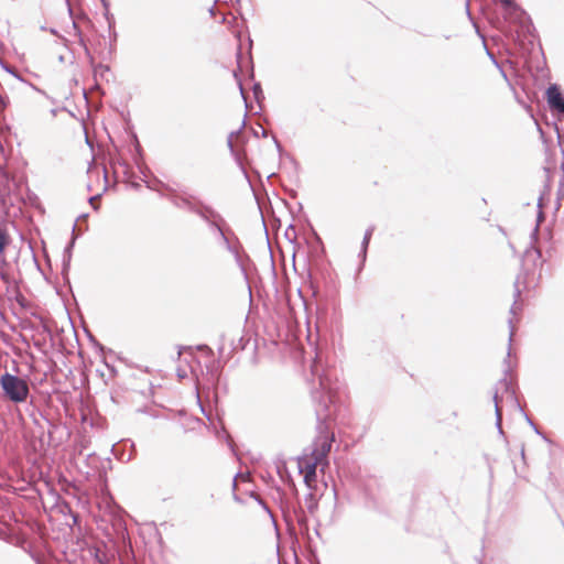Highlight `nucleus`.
I'll return each mask as SVG.
<instances>
[{
  "instance_id": "obj_1",
  "label": "nucleus",
  "mask_w": 564,
  "mask_h": 564,
  "mask_svg": "<svg viewBox=\"0 0 564 564\" xmlns=\"http://www.w3.org/2000/svg\"><path fill=\"white\" fill-rule=\"evenodd\" d=\"M312 399L315 406L317 435L314 438L310 457L326 466L328 465L327 455L335 441V434L328 424L333 414L334 394L326 375L319 377V389L312 391Z\"/></svg>"
},
{
  "instance_id": "obj_2",
  "label": "nucleus",
  "mask_w": 564,
  "mask_h": 564,
  "mask_svg": "<svg viewBox=\"0 0 564 564\" xmlns=\"http://www.w3.org/2000/svg\"><path fill=\"white\" fill-rule=\"evenodd\" d=\"M540 260H541V251L539 249H535V248L527 249L525 252H524V256H523V260H522L523 261V267H525L529 261H532L533 265L535 267L536 262L540 261ZM535 285H536V282L534 280L533 274L530 275L529 269L523 268L522 272H520L517 275L516 281L513 283V288H514L513 297H514V301H513V304L510 307V314L516 315L518 313V311L521 310V306L518 305V301H519V299L521 296V292H522L521 288L530 289V288H534Z\"/></svg>"
},
{
  "instance_id": "obj_3",
  "label": "nucleus",
  "mask_w": 564,
  "mask_h": 564,
  "mask_svg": "<svg viewBox=\"0 0 564 564\" xmlns=\"http://www.w3.org/2000/svg\"><path fill=\"white\" fill-rule=\"evenodd\" d=\"M0 388L4 398L12 403H23L30 395L28 381L7 371L0 376Z\"/></svg>"
},
{
  "instance_id": "obj_4",
  "label": "nucleus",
  "mask_w": 564,
  "mask_h": 564,
  "mask_svg": "<svg viewBox=\"0 0 564 564\" xmlns=\"http://www.w3.org/2000/svg\"><path fill=\"white\" fill-rule=\"evenodd\" d=\"M325 465L311 457H304L299 460V469L303 474L305 485L311 488L312 484L316 481V468Z\"/></svg>"
},
{
  "instance_id": "obj_5",
  "label": "nucleus",
  "mask_w": 564,
  "mask_h": 564,
  "mask_svg": "<svg viewBox=\"0 0 564 564\" xmlns=\"http://www.w3.org/2000/svg\"><path fill=\"white\" fill-rule=\"evenodd\" d=\"M166 198L178 209H184L195 214L198 205V198L195 196L182 193V194H170Z\"/></svg>"
},
{
  "instance_id": "obj_6",
  "label": "nucleus",
  "mask_w": 564,
  "mask_h": 564,
  "mask_svg": "<svg viewBox=\"0 0 564 564\" xmlns=\"http://www.w3.org/2000/svg\"><path fill=\"white\" fill-rule=\"evenodd\" d=\"M210 231L217 234L221 245L226 248V250H231V246L236 243L235 232L227 226L226 220L219 221L217 224H212V227L208 228Z\"/></svg>"
},
{
  "instance_id": "obj_7",
  "label": "nucleus",
  "mask_w": 564,
  "mask_h": 564,
  "mask_svg": "<svg viewBox=\"0 0 564 564\" xmlns=\"http://www.w3.org/2000/svg\"><path fill=\"white\" fill-rule=\"evenodd\" d=\"M545 97L551 111L564 113V95L556 84L547 87Z\"/></svg>"
},
{
  "instance_id": "obj_8",
  "label": "nucleus",
  "mask_w": 564,
  "mask_h": 564,
  "mask_svg": "<svg viewBox=\"0 0 564 564\" xmlns=\"http://www.w3.org/2000/svg\"><path fill=\"white\" fill-rule=\"evenodd\" d=\"M206 225L212 227V224L224 221V217L210 205L205 204L203 200H198L197 209L195 213Z\"/></svg>"
},
{
  "instance_id": "obj_9",
  "label": "nucleus",
  "mask_w": 564,
  "mask_h": 564,
  "mask_svg": "<svg viewBox=\"0 0 564 564\" xmlns=\"http://www.w3.org/2000/svg\"><path fill=\"white\" fill-rule=\"evenodd\" d=\"M235 240H236V243L234 246H231V250H227V251L234 256L237 265L239 267L245 279L247 280L248 274H247L246 261H250V258L248 254L241 253L242 245L240 243L238 237H235Z\"/></svg>"
},
{
  "instance_id": "obj_10",
  "label": "nucleus",
  "mask_w": 564,
  "mask_h": 564,
  "mask_svg": "<svg viewBox=\"0 0 564 564\" xmlns=\"http://www.w3.org/2000/svg\"><path fill=\"white\" fill-rule=\"evenodd\" d=\"M510 357V350L508 351V356L507 358L505 359V364H506V368H505V376L503 378H501L498 383H497V389H501L503 390L506 393H509L513 399L516 395V391L512 389V383H511V380L508 378L511 369H510V365H509V361H508V358Z\"/></svg>"
},
{
  "instance_id": "obj_11",
  "label": "nucleus",
  "mask_w": 564,
  "mask_h": 564,
  "mask_svg": "<svg viewBox=\"0 0 564 564\" xmlns=\"http://www.w3.org/2000/svg\"><path fill=\"white\" fill-rule=\"evenodd\" d=\"M75 227L76 225L73 226V236H72V239L66 245V247L64 248V251H63V264H62V273L65 275L68 270H69V267H70V260H72V252H73V248L75 246V241H76V235H75Z\"/></svg>"
},
{
  "instance_id": "obj_12",
  "label": "nucleus",
  "mask_w": 564,
  "mask_h": 564,
  "mask_svg": "<svg viewBox=\"0 0 564 564\" xmlns=\"http://www.w3.org/2000/svg\"><path fill=\"white\" fill-rule=\"evenodd\" d=\"M109 72H110V67L108 65H105V64H101V63L97 64V65L93 64V75H94V79H95L94 88L95 89H100V86L98 84L99 79H102V80H106V82L109 80L107 78V74Z\"/></svg>"
},
{
  "instance_id": "obj_13",
  "label": "nucleus",
  "mask_w": 564,
  "mask_h": 564,
  "mask_svg": "<svg viewBox=\"0 0 564 564\" xmlns=\"http://www.w3.org/2000/svg\"><path fill=\"white\" fill-rule=\"evenodd\" d=\"M89 555L98 563V564H110L111 557L98 545H93L88 547Z\"/></svg>"
},
{
  "instance_id": "obj_14",
  "label": "nucleus",
  "mask_w": 564,
  "mask_h": 564,
  "mask_svg": "<svg viewBox=\"0 0 564 564\" xmlns=\"http://www.w3.org/2000/svg\"><path fill=\"white\" fill-rule=\"evenodd\" d=\"M133 140H134V151H135V154H133V161L137 164L139 171L145 176V172H144L145 166H143L140 162L142 159V149H141V145H140L135 134H133Z\"/></svg>"
},
{
  "instance_id": "obj_15",
  "label": "nucleus",
  "mask_w": 564,
  "mask_h": 564,
  "mask_svg": "<svg viewBox=\"0 0 564 564\" xmlns=\"http://www.w3.org/2000/svg\"><path fill=\"white\" fill-rule=\"evenodd\" d=\"M304 501H305V506H306V509L307 511L311 513V514H314L315 511L317 510L318 508V501L316 499V496L310 491L307 492L305 496H304Z\"/></svg>"
},
{
  "instance_id": "obj_16",
  "label": "nucleus",
  "mask_w": 564,
  "mask_h": 564,
  "mask_svg": "<svg viewBox=\"0 0 564 564\" xmlns=\"http://www.w3.org/2000/svg\"><path fill=\"white\" fill-rule=\"evenodd\" d=\"M9 242H10L9 235L7 234V231L3 228L0 227V256L2 257L1 261L3 263L6 262L3 253H4V250H6L7 246L9 245Z\"/></svg>"
},
{
  "instance_id": "obj_17",
  "label": "nucleus",
  "mask_w": 564,
  "mask_h": 564,
  "mask_svg": "<svg viewBox=\"0 0 564 564\" xmlns=\"http://www.w3.org/2000/svg\"><path fill=\"white\" fill-rule=\"evenodd\" d=\"M370 238L367 237V236H364L362 238V241H361V248H360V251H359V259H360V262H361V265H364V263L366 262V259H367V252H368V247H369V243H370Z\"/></svg>"
},
{
  "instance_id": "obj_18",
  "label": "nucleus",
  "mask_w": 564,
  "mask_h": 564,
  "mask_svg": "<svg viewBox=\"0 0 564 564\" xmlns=\"http://www.w3.org/2000/svg\"><path fill=\"white\" fill-rule=\"evenodd\" d=\"M162 184H164L161 180L154 178L151 182H145V185L149 189L158 192L160 195H163Z\"/></svg>"
},
{
  "instance_id": "obj_19",
  "label": "nucleus",
  "mask_w": 564,
  "mask_h": 564,
  "mask_svg": "<svg viewBox=\"0 0 564 564\" xmlns=\"http://www.w3.org/2000/svg\"><path fill=\"white\" fill-rule=\"evenodd\" d=\"M252 93H253V96H254V99L257 100V102H260L264 98L263 90H262L260 83L253 84Z\"/></svg>"
},
{
  "instance_id": "obj_20",
  "label": "nucleus",
  "mask_w": 564,
  "mask_h": 564,
  "mask_svg": "<svg viewBox=\"0 0 564 564\" xmlns=\"http://www.w3.org/2000/svg\"><path fill=\"white\" fill-rule=\"evenodd\" d=\"M0 65L1 67L9 74H11L12 76H14L17 79L21 80V82H24V79L17 73V70L14 69V67L10 66L9 64L4 63L3 61L0 59Z\"/></svg>"
},
{
  "instance_id": "obj_21",
  "label": "nucleus",
  "mask_w": 564,
  "mask_h": 564,
  "mask_svg": "<svg viewBox=\"0 0 564 564\" xmlns=\"http://www.w3.org/2000/svg\"><path fill=\"white\" fill-rule=\"evenodd\" d=\"M117 533L118 538L122 541L123 544H126V542L129 540V534L126 524L120 523Z\"/></svg>"
},
{
  "instance_id": "obj_22",
  "label": "nucleus",
  "mask_w": 564,
  "mask_h": 564,
  "mask_svg": "<svg viewBox=\"0 0 564 564\" xmlns=\"http://www.w3.org/2000/svg\"><path fill=\"white\" fill-rule=\"evenodd\" d=\"M243 127H245V120L242 121L241 127H240L237 131H232V132H230V134H229V137H228V139H227V145H228V148H229V150H230L231 152L234 151V142H232V138H234V135L239 134V133H240V131H241V129H242Z\"/></svg>"
},
{
  "instance_id": "obj_23",
  "label": "nucleus",
  "mask_w": 564,
  "mask_h": 564,
  "mask_svg": "<svg viewBox=\"0 0 564 564\" xmlns=\"http://www.w3.org/2000/svg\"><path fill=\"white\" fill-rule=\"evenodd\" d=\"M501 422H502V414H501V410H500V408H497V414H496V427H497L498 433H499L500 435H505L503 430H502V426H501Z\"/></svg>"
},
{
  "instance_id": "obj_24",
  "label": "nucleus",
  "mask_w": 564,
  "mask_h": 564,
  "mask_svg": "<svg viewBox=\"0 0 564 564\" xmlns=\"http://www.w3.org/2000/svg\"><path fill=\"white\" fill-rule=\"evenodd\" d=\"M100 1H101V4H102V7H104V9H105V11H106V12H105V17H106V19H107V21H108V23H109V28H111V25H112V19H113V18H112V15L109 13V2H108V0H100Z\"/></svg>"
},
{
  "instance_id": "obj_25",
  "label": "nucleus",
  "mask_w": 564,
  "mask_h": 564,
  "mask_svg": "<svg viewBox=\"0 0 564 564\" xmlns=\"http://www.w3.org/2000/svg\"><path fill=\"white\" fill-rule=\"evenodd\" d=\"M251 497L254 498V500L263 508V510H265L270 514V517H272V512H271V510L269 509L268 505L265 503V501L263 499H261L256 494H252Z\"/></svg>"
},
{
  "instance_id": "obj_26",
  "label": "nucleus",
  "mask_w": 564,
  "mask_h": 564,
  "mask_svg": "<svg viewBox=\"0 0 564 564\" xmlns=\"http://www.w3.org/2000/svg\"><path fill=\"white\" fill-rule=\"evenodd\" d=\"M514 403L517 405V408L520 410V412L524 415L527 422L529 423L530 426H532L534 424V422L529 417V415L524 412V410L522 409V406L520 405L517 397H514Z\"/></svg>"
},
{
  "instance_id": "obj_27",
  "label": "nucleus",
  "mask_w": 564,
  "mask_h": 564,
  "mask_svg": "<svg viewBox=\"0 0 564 564\" xmlns=\"http://www.w3.org/2000/svg\"><path fill=\"white\" fill-rule=\"evenodd\" d=\"M162 188L166 192V194L163 193V195H161L162 197H166L170 194H178L177 191L169 184H162Z\"/></svg>"
},
{
  "instance_id": "obj_28",
  "label": "nucleus",
  "mask_w": 564,
  "mask_h": 564,
  "mask_svg": "<svg viewBox=\"0 0 564 564\" xmlns=\"http://www.w3.org/2000/svg\"><path fill=\"white\" fill-rule=\"evenodd\" d=\"M505 9H517L514 0H498Z\"/></svg>"
},
{
  "instance_id": "obj_29",
  "label": "nucleus",
  "mask_w": 564,
  "mask_h": 564,
  "mask_svg": "<svg viewBox=\"0 0 564 564\" xmlns=\"http://www.w3.org/2000/svg\"><path fill=\"white\" fill-rule=\"evenodd\" d=\"M296 517H297V522L300 525H306L307 520L303 512H301L300 514H296Z\"/></svg>"
},
{
  "instance_id": "obj_30",
  "label": "nucleus",
  "mask_w": 564,
  "mask_h": 564,
  "mask_svg": "<svg viewBox=\"0 0 564 564\" xmlns=\"http://www.w3.org/2000/svg\"><path fill=\"white\" fill-rule=\"evenodd\" d=\"M17 302L22 306V307H26V300L23 295H19L17 296Z\"/></svg>"
},
{
  "instance_id": "obj_31",
  "label": "nucleus",
  "mask_w": 564,
  "mask_h": 564,
  "mask_svg": "<svg viewBox=\"0 0 564 564\" xmlns=\"http://www.w3.org/2000/svg\"><path fill=\"white\" fill-rule=\"evenodd\" d=\"M272 139H273V142H274L275 147H276L278 152H279V153H281V152H282V150H283V148H282V145H281L280 141H279V140H278V138H276V137H274V135L272 137Z\"/></svg>"
},
{
  "instance_id": "obj_32",
  "label": "nucleus",
  "mask_w": 564,
  "mask_h": 564,
  "mask_svg": "<svg viewBox=\"0 0 564 564\" xmlns=\"http://www.w3.org/2000/svg\"><path fill=\"white\" fill-rule=\"evenodd\" d=\"M492 399L495 402V414H497V408H499V405H498V389H496Z\"/></svg>"
},
{
  "instance_id": "obj_33",
  "label": "nucleus",
  "mask_w": 564,
  "mask_h": 564,
  "mask_svg": "<svg viewBox=\"0 0 564 564\" xmlns=\"http://www.w3.org/2000/svg\"><path fill=\"white\" fill-rule=\"evenodd\" d=\"M373 230H375V227H373V226L368 227V228L366 229V231H365V235H364V236H367V237H369V238L371 239L372 234H373Z\"/></svg>"
},
{
  "instance_id": "obj_34",
  "label": "nucleus",
  "mask_w": 564,
  "mask_h": 564,
  "mask_svg": "<svg viewBox=\"0 0 564 564\" xmlns=\"http://www.w3.org/2000/svg\"><path fill=\"white\" fill-rule=\"evenodd\" d=\"M508 323H509V326H510L509 341L511 343L512 336H513V333H514V327L512 326V319L511 318H509Z\"/></svg>"
},
{
  "instance_id": "obj_35",
  "label": "nucleus",
  "mask_w": 564,
  "mask_h": 564,
  "mask_svg": "<svg viewBox=\"0 0 564 564\" xmlns=\"http://www.w3.org/2000/svg\"><path fill=\"white\" fill-rule=\"evenodd\" d=\"M531 427L534 430V432H535L536 434L541 435L545 441H547L546 436H544V435L541 433V431L539 430V427H538L535 424H533Z\"/></svg>"
},
{
  "instance_id": "obj_36",
  "label": "nucleus",
  "mask_w": 564,
  "mask_h": 564,
  "mask_svg": "<svg viewBox=\"0 0 564 564\" xmlns=\"http://www.w3.org/2000/svg\"><path fill=\"white\" fill-rule=\"evenodd\" d=\"M531 427L534 430V432H535L536 434L541 435L545 441H547L546 436H544V435L541 433V431L539 430V427H538L535 424H533Z\"/></svg>"
},
{
  "instance_id": "obj_37",
  "label": "nucleus",
  "mask_w": 564,
  "mask_h": 564,
  "mask_svg": "<svg viewBox=\"0 0 564 564\" xmlns=\"http://www.w3.org/2000/svg\"><path fill=\"white\" fill-rule=\"evenodd\" d=\"M238 85H239L240 94H241V96H242L243 100L246 101L245 90H243V87H242V84H241V82H240V80L238 82Z\"/></svg>"
},
{
  "instance_id": "obj_38",
  "label": "nucleus",
  "mask_w": 564,
  "mask_h": 564,
  "mask_svg": "<svg viewBox=\"0 0 564 564\" xmlns=\"http://www.w3.org/2000/svg\"><path fill=\"white\" fill-rule=\"evenodd\" d=\"M538 231H539V224L535 226V228H534V230L532 232V238L536 239Z\"/></svg>"
},
{
  "instance_id": "obj_39",
  "label": "nucleus",
  "mask_w": 564,
  "mask_h": 564,
  "mask_svg": "<svg viewBox=\"0 0 564 564\" xmlns=\"http://www.w3.org/2000/svg\"><path fill=\"white\" fill-rule=\"evenodd\" d=\"M259 134H262L263 138L268 137V131L261 127V131H259Z\"/></svg>"
},
{
  "instance_id": "obj_40",
  "label": "nucleus",
  "mask_w": 564,
  "mask_h": 564,
  "mask_svg": "<svg viewBox=\"0 0 564 564\" xmlns=\"http://www.w3.org/2000/svg\"><path fill=\"white\" fill-rule=\"evenodd\" d=\"M259 134H262L263 138L268 137V131L261 127V131H259Z\"/></svg>"
},
{
  "instance_id": "obj_41",
  "label": "nucleus",
  "mask_w": 564,
  "mask_h": 564,
  "mask_svg": "<svg viewBox=\"0 0 564 564\" xmlns=\"http://www.w3.org/2000/svg\"><path fill=\"white\" fill-rule=\"evenodd\" d=\"M98 198H99V195L91 196V197L89 198L90 204L94 206V203H96V200H97Z\"/></svg>"
},
{
  "instance_id": "obj_42",
  "label": "nucleus",
  "mask_w": 564,
  "mask_h": 564,
  "mask_svg": "<svg viewBox=\"0 0 564 564\" xmlns=\"http://www.w3.org/2000/svg\"><path fill=\"white\" fill-rule=\"evenodd\" d=\"M177 376H178L180 378H185V377H186V373H185L184 371H182V370H180V369H178V370H177Z\"/></svg>"
},
{
  "instance_id": "obj_43",
  "label": "nucleus",
  "mask_w": 564,
  "mask_h": 564,
  "mask_svg": "<svg viewBox=\"0 0 564 564\" xmlns=\"http://www.w3.org/2000/svg\"><path fill=\"white\" fill-rule=\"evenodd\" d=\"M466 11H467V14L470 15V12H469V0L466 1Z\"/></svg>"
},
{
  "instance_id": "obj_44",
  "label": "nucleus",
  "mask_w": 564,
  "mask_h": 564,
  "mask_svg": "<svg viewBox=\"0 0 564 564\" xmlns=\"http://www.w3.org/2000/svg\"><path fill=\"white\" fill-rule=\"evenodd\" d=\"M521 457L524 459V445L521 446Z\"/></svg>"
},
{
  "instance_id": "obj_45",
  "label": "nucleus",
  "mask_w": 564,
  "mask_h": 564,
  "mask_svg": "<svg viewBox=\"0 0 564 564\" xmlns=\"http://www.w3.org/2000/svg\"><path fill=\"white\" fill-rule=\"evenodd\" d=\"M32 316H34L35 318H39L40 321H42V317L39 314H36V313H32Z\"/></svg>"
},
{
  "instance_id": "obj_46",
  "label": "nucleus",
  "mask_w": 564,
  "mask_h": 564,
  "mask_svg": "<svg viewBox=\"0 0 564 564\" xmlns=\"http://www.w3.org/2000/svg\"><path fill=\"white\" fill-rule=\"evenodd\" d=\"M209 13H210V15H215V9H214V7H212V8L209 9Z\"/></svg>"
},
{
  "instance_id": "obj_47",
  "label": "nucleus",
  "mask_w": 564,
  "mask_h": 564,
  "mask_svg": "<svg viewBox=\"0 0 564 564\" xmlns=\"http://www.w3.org/2000/svg\"><path fill=\"white\" fill-rule=\"evenodd\" d=\"M207 348H208V346H206V345L198 346V349H207Z\"/></svg>"
},
{
  "instance_id": "obj_48",
  "label": "nucleus",
  "mask_w": 564,
  "mask_h": 564,
  "mask_svg": "<svg viewBox=\"0 0 564 564\" xmlns=\"http://www.w3.org/2000/svg\"><path fill=\"white\" fill-rule=\"evenodd\" d=\"M182 349H183V348H182V347H180V350H178V352H177V357H178V358H180V357H181V355H182Z\"/></svg>"
},
{
  "instance_id": "obj_49",
  "label": "nucleus",
  "mask_w": 564,
  "mask_h": 564,
  "mask_svg": "<svg viewBox=\"0 0 564 564\" xmlns=\"http://www.w3.org/2000/svg\"><path fill=\"white\" fill-rule=\"evenodd\" d=\"M130 446L132 449H134V443L133 442H130Z\"/></svg>"
},
{
  "instance_id": "obj_50",
  "label": "nucleus",
  "mask_w": 564,
  "mask_h": 564,
  "mask_svg": "<svg viewBox=\"0 0 564 564\" xmlns=\"http://www.w3.org/2000/svg\"><path fill=\"white\" fill-rule=\"evenodd\" d=\"M121 564H124L123 562H121Z\"/></svg>"
}]
</instances>
